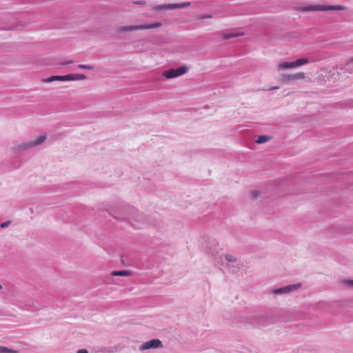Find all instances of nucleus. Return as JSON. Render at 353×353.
Listing matches in <instances>:
<instances>
[{
	"label": "nucleus",
	"mask_w": 353,
	"mask_h": 353,
	"mask_svg": "<svg viewBox=\"0 0 353 353\" xmlns=\"http://www.w3.org/2000/svg\"><path fill=\"white\" fill-rule=\"evenodd\" d=\"M161 26V23L160 22H157V23H150V24L119 26L117 28L116 30L119 33H123V32L134 31V30L157 28H160Z\"/></svg>",
	"instance_id": "1"
},
{
	"label": "nucleus",
	"mask_w": 353,
	"mask_h": 353,
	"mask_svg": "<svg viewBox=\"0 0 353 353\" xmlns=\"http://www.w3.org/2000/svg\"><path fill=\"white\" fill-rule=\"evenodd\" d=\"M346 8L343 6L336 5V6H326V5H312L299 8V11L301 12H310V11H327V10H345Z\"/></svg>",
	"instance_id": "2"
},
{
	"label": "nucleus",
	"mask_w": 353,
	"mask_h": 353,
	"mask_svg": "<svg viewBox=\"0 0 353 353\" xmlns=\"http://www.w3.org/2000/svg\"><path fill=\"white\" fill-rule=\"evenodd\" d=\"M309 59L307 58L299 59L295 61L292 62H283L278 65L279 70H287L290 68H296L304 64L308 63Z\"/></svg>",
	"instance_id": "3"
},
{
	"label": "nucleus",
	"mask_w": 353,
	"mask_h": 353,
	"mask_svg": "<svg viewBox=\"0 0 353 353\" xmlns=\"http://www.w3.org/2000/svg\"><path fill=\"white\" fill-rule=\"evenodd\" d=\"M188 71V68L185 65L181 66L177 68H172L163 72V76L166 79H172L179 77Z\"/></svg>",
	"instance_id": "4"
},
{
	"label": "nucleus",
	"mask_w": 353,
	"mask_h": 353,
	"mask_svg": "<svg viewBox=\"0 0 353 353\" xmlns=\"http://www.w3.org/2000/svg\"><path fill=\"white\" fill-rule=\"evenodd\" d=\"M126 214L122 219H133L137 222H143L144 219L142 214L138 212V210L134 208H129L126 210Z\"/></svg>",
	"instance_id": "5"
},
{
	"label": "nucleus",
	"mask_w": 353,
	"mask_h": 353,
	"mask_svg": "<svg viewBox=\"0 0 353 353\" xmlns=\"http://www.w3.org/2000/svg\"><path fill=\"white\" fill-rule=\"evenodd\" d=\"M301 287V283H295V284H291L288 285L284 287H281L277 289H274L272 290V293L274 294H288L291 292H293L294 290H296L299 289Z\"/></svg>",
	"instance_id": "6"
},
{
	"label": "nucleus",
	"mask_w": 353,
	"mask_h": 353,
	"mask_svg": "<svg viewBox=\"0 0 353 353\" xmlns=\"http://www.w3.org/2000/svg\"><path fill=\"white\" fill-rule=\"evenodd\" d=\"M162 347V342L158 339H154L143 343L141 345L139 346V350L140 351H143L150 349L160 348Z\"/></svg>",
	"instance_id": "7"
},
{
	"label": "nucleus",
	"mask_w": 353,
	"mask_h": 353,
	"mask_svg": "<svg viewBox=\"0 0 353 353\" xmlns=\"http://www.w3.org/2000/svg\"><path fill=\"white\" fill-rule=\"evenodd\" d=\"M46 139V136L42 135L39 137L36 140L21 143L18 146V149L20 150H26L32 147L37 146L43 143Z\"/></svg>",
	"instance_id": "8"
},
{
	"label": "nucleus",
	"mask_w": 353,
	"mask_h": 353,
	"mask_svg": "<svg viewBox=\"0 0 353 353\" xmlns=\"http://www.w3.org/2000/svg\"><path fill=\"white\" fill-rule=\"evenodd\" d=\"M305 77V75L303 72H299L294 74H283L281 76V81L283 82H288L290 81L303 79Z\"/></svg>",
	"instance_id": "9"
},
{
	"label": "nucleus",
	"mask_w": 353,
	"mask_h": 353,
	"mask_svg": "<svg viewBox=\"0 0 353 353\" xmlns=\"http://www.w3.org/2000/svg\"><path fill=\"white\" fill-rule=\"evenodd\" d=\"M70 79H72V77H70V74H68L63 76H51L47 79H43V81L46 83H50L54 81H70Z\"/></svg>",
	"instance_id": "10"
},
{
	"label": "nucleus",
	"mask_w": 353,
	"mask_h": 353,
	"mask_svg": "<svg viewBox=\"0 0 353 353\" xmlns=\"http://www.w3.org/2000/svg\"><path fill=\"white\" fill-rule=\"evenodd\" d=\"M270 320V316L267 315H260L254 317V323H256L259 325H264L269 323Z\"/></svg>",
	"instance_id": "11"
},
{
	"label": "nucleus",
	"mask_w": 353,
	"mask_h": 353,
	"mask_svg": "<svg viewBox=\"0 0 353 353\" xmlns=\"http://www.w3.org/2000/svg\"><path fill=\"white\" fill-rule=\"evenodd\" d=\"M226 269L232 274H236L239 272L241 269V264L240 263H227L225 265Z\"/></svg>",
	"instance_id": "12"
},
{
	"label": "nucleus",
	"mask_w": 353,
	"mask_h": 353,
	"mask_svg": "<svg viewBox=\"0 0 353 353\" xmlns=\"http://www.w3.org/2000/svg\"><path fill=\"white\" fill-rule=\"evenodd\" d=\"M154 9L156 10L177 9V5L176 3L162 4L157 6Z\"/></svg>",
	"instance_id": "13"
},
{
	"label": "nucleus",
	"mask_w": 353,
	"mask_h": 353,
	"mask_svg": "<svg viewBox=\"0 0 353 353\" xmlns=\"http://www.w3.org/2000/svg\"><path fill=\"white\" fill-rule=\"evenodd\" d=\"M244 35L243 32H236V33H226V32H221V37L223 39H229L234 37H237L239 36Z\"/></svg>",
	"instance_id": "14"
},
{
	"label": "nucleus",
	"mask_w": 353,
	"mask_h": 353,
	"mask_svg": "<svg viewBox=\"0 0 353 353\" xmlns=\"http://www.w3.org/2000/svg\"><path fill=\"white\" fill-rule=\"evenodd\" d=\"M132 274V272L130 270H119V271H112L111 272L112 276H130Z\"/></svg>",
	"instance_id": "15"
},
{
	"label": "nucleus",
	"mask_w": 353,
	"mask_h": 353,
	"mask_svg": "<svg viewBox=\"0 0 353 353\" xmlns=\"http://www.w3.org/2000/svg\"><path fill=\"white\" fill-rule=\"evenodd\" d=\"M225 259L228 262V263H230V264L240 263L238 258L236 256L231 254H225Z\"/></svg>",
	"instance_id": "16"
},
{
	"label": "nucleus",
	"mask_w": 353,
	"mask_h": 353,
	"mask_svg": "<svg viewBox=\"0 0 353 353\" xmlns=\"http://www.w3.org/2000/svg\"><path fill=\"white\" fill-rule=\"evenodd\" d=\"M344 70L349 73H353V57L345 64Z\"/></svg>",
	"instance_id": "17"
},
{
	"label": "nucleus",
	"mask_w": 353,
	"mask_h": 353,
	"mask_svg": "<svg viewBox=\"0 0 353 353\" xmlns=\"http://www.w3.org/2000/svg\"><path fill=\"white\" fill-rule=\"evenodd\" d=\"M271 137L268 135H260L258 137L257 139L256 140V143L258 144L264 143L271 139Z\"/></svg>",
	"instance_id": "18"
},
{
	"label": "nucleus",
	"mask_w": 353,
	"mask_h": 353,
	"mask_svg": "<svg viewBox=\"0 0 353 353\" xmlns=\"http://www.w3.org/2000/svg\"><path fill=\"white\" fill-rule=\"evenodd\" d=\"M70 81H77V80H85L87 79L86 76L83 74H70Z\"/></svg>",
	"instance_id": "19"
},
{
	"label": "nucleus",
	"mask_w": 353,
	"mask_h": 353,
	"mask_svg": "<svg viewBox=\"0 0 353 353\" xmlns=\"http://www.w3.org/2000/svg\"><path fill=\"white\" fill-rule=\"evenodd\" d=\"M261 195V192L259 190H252L250 192L251 199L253 200H256Z\"/></svg>",
	"instance_id": "20"
},
{
	"label": "nucleus",
	"mask_w": 353,
	"mask_h": 353,
	"mask_svg": "<svg viewBox=\"0 0 353 353\" xmlns=\"http://www.w3.org/2000/svg\"><path fill=\"white\" fill-rule=\"evenodd\" d=\"M16 351L10 350L6 347L0 346V353H16Z\"/></svg>",
	"instance_id": "21"
},
{
	"label": "nucleus",
	"mask_w": 353,
	"mask_h": 353,
	"mask_svg": "<svg viewBox=\"0 0 353 353\" xmlns=\"http://www.w3.org/2000/svg\"><path fill=\"white\" fill-rule=\"evenodd\" d=\"M78 68L80 69H85V70H93L94 66L91 65H85V64H79Z\"/></svg>",
	"instance_id": "22"
},
{
	"label": "nucleus",
	"mask_w": 353,
	"mask_h": 353,
	"mask_svg": "<svg viewBox=\"0 0 353 353\" xmlns=\"http://www.w3.org/2000/svg\"><path fill=\"white\" fill-rule=\"evenodd\" d=\"M177 5V9L178 8H183L188 6H190L191 5V3L189 1L181 3H176Z\"/></svg>",
	"instance_id": "23"
},
{
	"label": "nucleus",
	"mask_w": 353,
	"mask_h": 353,
	"mask_svg": "<svg viewBox=\"0 0 353 353\" xmlns=\"http://www.w3.org/2000/svg\"><path fill=\"white\" fill-rule=\"evenodd\" d=\"M342 283L349 287L353 288V280L352 279H345L342 281Z\"/></svg>",
	"instance_id": "24"
},
{
	"label": "nucleus",
	"mask_w": 353,
	"mask_h": 353,
	"mask_svg": "<svg viewBox=\"0 0 353 353\" xmlns=\"http://www.w3.org/2000/svg\"><path fill=\"white\" fill-rule=\"evenodd\" d=\"M201 19H210L212 18V14H203L199 17Z\"/></svg>",
	"instance_id": "25"
},
{
	"label": "nucleus",
	"mask_w": 353,
	"mask_h": 353,
	"mask_svg": "<svg viewBox=\"0 0 353 353\" xmlns=\"http://www.w3.org/2000/svg\"><path fill=\"white\" fill-rule=\"evenodd\" d=\"M10 224V221H6L1 224V228H4L6 227H8Z\"/></svg>",
	"instance_id": "26"
},
{
	"label": "nucleus",
	"mask_w": 353,
	"mask_h": 353,
	"mask_svg": "<svg viewBox=\"0 0 353 353\" xmlns=\"http://www.w3.org/2000/svg\"><path fill=\"white\" fill-rule=\"evenodd\" d=\"M77 353H88V351L86 349H81Z\"/></svg>",
	"instance_id": "27"
},
{
	"label": "nucleus",
	"mask_w": 353,
	"mask_h": 353,
	"mask_svg": "<svg viewBox=\"0 0 353 353\" xmlns=\"http://www.w3.org/2000/svg\"><path fill=\"white\" fill-rule=\"evenodd\" d=\"M74 63V61L72 60H70V61L62 63V65H67V64H70V63Z\"/></svg>",
	"instance_id": "28"
},
{
	"label": "nucleus",
	"mask_w": 353,
	"mask_h": 353,
	"mask_svg": "<svg viewBox=\"0 0 353 353\" xmlns=\"http://www.w3.org/2000/svg\"><path fill=\"white\" fill-rule=\"evenodd\" d=\"M0 316H8V314L2 310H0Z\"/></svg>",
	"instance_id": "29"
},
{
	"label": "nucleus",
	"mask_w": 353,
	"mask_h": 353,
	"mask_svg": "<svg viewBox=\"0 0 353 353\" xmlns=\"http://www.w3.org/2000/svg\"><path fill=\"white\" fill-rule=\"evenodd\" d=\"M136 3H138V4H141V5H145V1H137Z\"/></svg>",
	"instance_id": "30"
},
{
	"label": "nucleus",
	"mask_w": 353,
	"mask_h": 353,
	"mask_svg": "<svg viewBox=\"0 0 353 353\" xmlns=\"http://www.w3.org/2000/svg\"><path fill=\"white\" fill-rule=\"evenodd\" d=\"M279 89V87H272V88H270V90H277Z\"/></svg>",
	"instance_id": "31"
},
{
	"label": "nucleus",
	"mask_w": 353,
	"mask_h": 353,
	"mask_svg": "<svg viewBox=\"0 0 353 353\" xmlns=\"http://www.w3.org/2000/svg\"><path fill=\"white\" fill-rule=\"evenodd\" d=\"M0 289H2V285L0 284Z\"/></svg>",
	"instance_id": "32"
}]
</instances>
